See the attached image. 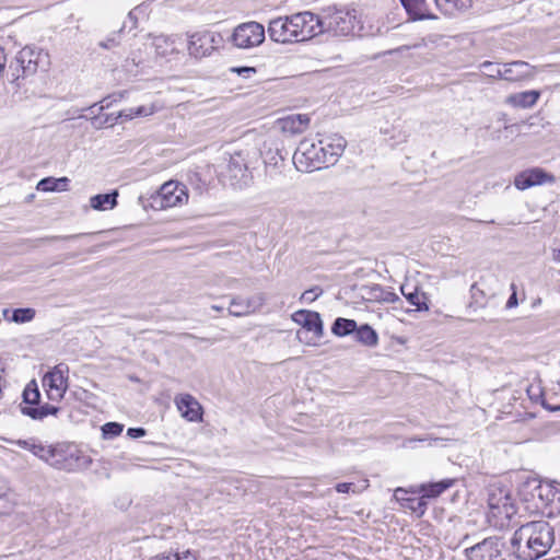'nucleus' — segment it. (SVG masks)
Wrapping results in <instances>:
<instances>
[{"label": "nucleus", "instance_id": "f257e3e1", "mask_svg": "<svg viewBox=\"0 0 560 560\" xmlns=\"http://www.w3.org/2000/svg\"><path fill=\"white\" fill-rule=\"evenodd\" d=\"M322 33V19L310 11L272 19L268 25L270 39L280 44L304 42Z\"/></svg>", "mask_w": 560, "mask_h": 560}, {"label": "nucleus", "instance_id": "f03ea898", "mask_svg": "<svg viewBox=\"0 0 560 560\" xmlns=\"http://www.w3.org/2000/svg\"><path fill=\"white\" fill-rule=\"evenodd\" d=\"M48 55L43 50L26 46L22 48L11 60L4 78L16 88L22 85V81L34 75L39 68L44 69Z\"/></svg>", "mask_w": 560, "mask_h": 560}, {"label": "nucleus", "instance_id": "7ed1b4c3", "mask_svg": "<svg viewBox=\"0 0 560 560\" xmlns=\"http://www.w3.org/2000/svg\"><path fill=\"white\" fill-rule=\"evenodd\" d=\"M92 458L80 451L75 445H52L48 465L68 472L88 469Z\"/></svg>", "mask_w": 560, "mask_h": 560}, {"label": "nucleus", "instance_id": "20e7f679", "mask_svg": "<svg viewBox=\"0 0 560 560\" xmlns=\"http://www.w3.org/2000/svg\"><path fill=\"white\" fill-rule=\"evenodd\" d=\"M323 150L319 141L315 143L310 139L302 140L293 154L296 170L306 173L319 170L326 164V153Z\"/></svg>", "mask_w": 560, "mask_h": 560}, {"label": "nucleus", "instance_id": "39448f33", "mask_svg": "<svg viewBox=\"0 0 560 560\" xmlns=\"http://www.w3.org/2000/svg\"><path fill=\"white\" fill-rule=\"evenodd\" d=\"M23 401L20 405L22 415L30 417L33 420H43L47 416H56L60 408L40 402V393L37 388L35 381L26 385L22 394Z\"/></svg>", "mask_w": 560, "mask_h": 560}, {"label": "nucleus", "instance_id": "423d86ee", "mask_svg": "<svg viewBox=\"0 0 560 560\" xmlns=\"http://www.w3.org/2000/svg\"><path fill=\"white\" fill-rule=\"evenodd\" d=\"M188 197V190L184 184L170 180L164 183L156 194L151 197V205L153 208L162 210L186 203Z\"/></svg>", "mask_w": 560, "mask_h": 560}, {"label": "nucleus", "instance_id": "0eeeda50", "mask_svg": "<svg viewBox=\"0 0 560 560\" xmlns=\"http://www.w3.org/2000/svg\"><path fill=\"white\" fill-rule=\"evenodd\" d=\"M265 38V27L258 22L250 21L237 25L230 40L238 49H252L261 45Z\"/></svg>", "mask_w": 560, "mask_h": 560}, {"label": "nucleus", "instance_id": "6e6552de", "mask_svg": "<svg viewBox=\"0 0 560 560\" xmlns=\"http://www.w3.org/2000/svg\"><path fill=\"white\" fill-rule=\"evenodd\" d=\"M489 518H494L495 526H504L505 522L516 513L511 495L503 489H494L488 497Z\"/></svg>", "mask_w": 560, "mask_h": 560}, {"label": "nucleus", "instance_id": "1a4fd4ad", "mask_svg": "<svg viewBox=\"0 0 560 560\" xmlns=\"http://www.w3.org/2000/svg\"><path fill=\"white\" fill-rule=\"evenodd\" d=\"M528 534H532V551L537 553V559L546 555L555 541L553 528L546 521H534L526 523Z\"/></svg>", "mask_w": 560, "mask_h": 560}, {"label": "nucleus", "instance_id": "9d476101", "mask_svg": "<svg viewBox=\"0 0 560 560\" xmlns=\"http://www.w3.org/2000/svg\"><path fill=\"white\" fill-rule=\"evenodd\" d=\"M69 368L67 364L60 363L56 365L52 371L48 372L44 378L43 384L47 387L48 398L51 400H59L63 397L67 390V373Z\"/></svg>", "mask_w": 560, "mask_h": 560}, {"label": "nucleus", "instance_id": "9b49d317", "mask_svg": "<svg viewBox=\"0 0 560 560\" xmlns=\"http://www.w3.org/2000/svg\"><path fill=\"white\" fill-rule=\"evenodd\" d=\"M503 544L499 537L492 536L465 549L468 560H495L501 556Z\"/></svg>", "mask_w": 560, "mask_h": 560}, {"label": "nucleus", "instance_id": "f8f14e48", "mask_svg": "<svg viewBox=\"0 0 560 560\" xmlns=\"http://www.w3.org/2000/svg\"><path fill=\"white\" fill-rule=\"evenodd\" d=\"M226 176L233 186H245L252 179L247 162L242 152H235L230 155L226 165Z\"/></svg>", "mask_w": 560, "mask_h": 560}, {"label": "nucleus", "instance_id": "ddd939ff", "mask_svg": "<svg viewBox=\"0 0 560 560\" xmlns=\"http://www.w3.org/2000/svg\"><path fill=\"white\" fill-rule=\"evenodd\" d=\"M528 533L529 529L524 524L515 530L510 540L511 553L518 560H537V553L529 547L532 534Z\"/></svg>", "mask_w": 560, "mask_h": 560}, {"label": "nucleus", "instance_id": "4468645a", "mask_svg": "<svg viewBox=\"0 0 560 560\" xmlns=\"http://www.w3.org/2000/svg\"><path fill=\"white\" fill-rule=\"evenodd\" d=\"M324 32L328 31L335 36H347L354 31L355 16L349 12H336L327 20H322Z\"/></svg>", "mask_w": 560, "mask_h": 560}, {"label": "nucleus", "instance_id": "2eb2a0df", "mask_svg": "<svg viewBox=\"0 0 560 560\" xmlns=\"http://www.w3.org/2000/svg\"><path fill=\"white\" fill-rule=\"evenodd\" d=\"M265 303L262 294H256L250 298L234 296L228 308L229 314L235 317L249 315L258 311Z\"/></svg>", "mask_w": 560, "mask_h": 560}, {"label": "nucleus", "instance_id": "dca6fc26", "mask_svg": "<svg viewBox=\"0 0 560 560\" xmlns=\"http://www.w3.org/2000/svg\"><path fill=\"white\" fill-rule=\"evenodd\" d=\"M215 35L210 32L196 33L190 36L188 50L195 58L209 56L217 45Z\"/></svg>", "mask_w": 560, "mask_h": 560}, {"label": "nucleus", "instance_id": "f3484780", "mask_svg": "<svg viewBox=\"0 0 560 560\" xmlns=\"http://www.w3.org/2000/svg\"><path fill=\"white\" fill-rule=\"evenodd\" d=\"M555 177L551 174H548L544 170L539 167H534L530 170H526L518 175H516L514 179V185L520 190H525L529 187L541 185L545 183H553Z\"/></svg>", "mask_w": 560, "mask_h": 560}, {"label": "nucleus", "instance_id": "a211bd4d", "mask_svg": "<svg viewBox=\"0 0 560 560\" xmlns=\"http://www.w3.org/2000/svg\"><path fill=\"white\" fill-rule=\"evenodd\" d=\"M534 77V67L525 61H513L502 65V80L518 82Z\"/></svg>", "mask_w": 560, "mask_h": 560}, {"label": "nucleus", "instance_id": "6ab92c4d", "mask_svg": "<svg viewBox=\"0 0 560 560\" xmlns=\"http://www.w3.org/2000/svg\"><path fill=\"white\" fill-rule=\"evenodd\" d=\"M292 319L307 331H313L317 338L324 335V326L317 312L300 310L292 315Z\"/></svg>", "mask_w": 560, "mask_h": 560}, {"label": "nucleus", "instance_id": "aec40b11", "mask_svg": "<svg viewBox=\"0 0 560 560\" xmlns=\"http://www.w3.org/2000/svg\"><path fill=\"white\" fill-rule=\"evenodd\" d=\"M310 117L305 114L290 115L278 120L280 130L285 135L303 133L310 126Z\"/></svg>", "mask_w": 560, "mask_h": 560}, {"label": "nucleus", "instance_id": "412c9836", "mask_svg": "<svg viewBox=\"0 0 560 560\" xmlns=\"http://www.w3.org/2000/svg\"><path fill=\"white\" fill-rule=\"evenodd\" d=\"M324 152L326 153V164H334L343 153L347 141L343 137L334 135L319 140Z\"/></svg>", "mask_w": 560, "mask_h": 560}, {"label": "nucleus", "instance_id": "4be33fe9", "mask_svg": "<svg viewBox=\"0 0 560 560\" xmlns=\"http://www.w3.org/2000/svg\"><path fill=\"white\" fill-rule=\"evenodd\" d=\"M175 401L184 418L189 421L201 420V405L191 395H179Z\"/></svg>", "mask_w": 560, "mask_h": 560}, {"label": "nucleus", "instance_id": "5701e85b", "mask_svg": "<svg viewBox=\"0 0 560 560\" xmlns=\"http://www.w3.org/2000/svg\"><path fill=\"white\" fill-rule=\"evenodd\" d=\"M455 483V479L446 478L435 482L421 483L415 488L413 493L422 494L427 499H435Z\"/></svg>", "mask_w": 560, "mask_h": 560}, {"label": "nucleus", "instance_id": "b1692460", "mask_svg": "<svg viewBox=\"0 0 560 560\" xmlns=\"http://www.w3.org/2000/svg\"><path fill=\"white\" fill-rule=\"evenodd\" d=\"M409 18L412 20L436 19L429 12L427 0H399Z\"/></svg>", "mask_w": 560, "mask_h": 560}, {"label": "nucleus", "instance_id": "393cba45", "mask_svg": "<svg viewBox=\"0 0 560 560\" xmlns=\"http://www.w3.org/2000/svg\"><path fill=\"white\" fill-rule=\"evenodd\" d=\"M540 96V92L536 90L524 91L520 93L510 94L506 97V104L513 107L530 108L533 107Z\"/></svg>", "mask_w": 560, "mask_h": 560}, {"label": "nucleus", "instance_id": "a878e982", "mask_svg": "<svg viewBox=\"0 0 560 560\" xmlns=\"http://www.w3.org/2000/svg\"><path fill=\"white\" fill-rule=\"evenodd\" d=\"M483 282H475L470 288L471 302L469 307L485 308L495 300L494 293H487L482 288Z\"/></svg>", "mask_w": 560, "mask_h": 560}, {"label": "nucleus", "instance_id": "bb28decb", "mask_svg": "<svg viewBox=\"0 0 560 560\" xmlns=\"http://www.w3.org/2000/svg\"><path fill=\"white\" fill-rule=\"evenodd\" d=\"M117 190H113L108 194H98L90 198V206L97 211L112 210L117 206Z\"/></svg>", "mask_w": 560, "mask_h": 560}, {"label": "nucleus", "instance_id": "cd10ccee", "mask_svg": "<svg viewBox=\"0 0 560 560\" xmlns=\"http://www.w3.org/2000/svg\"><path fill=\"white\" fill-rule=\"evenodd\" d=\"M177 36L158 35L153 38V46L160 56H167L177 51Z\"/></svg>", "mask_w": 560, "mask_h": 560}, {"label": "nucleus", "instance_id": "c85d7f7f", "mask_svg": "<svg viewBox=\"0 0 560 560\" xmlns=\"http://www.w3.org/2000/svg\"><path fill=\"white\" fill-rule=\"evenodd\" d=\"M400 291L406 300L413 306L417 307V311H428V298L425 293L419 292L417 287H413L411 291L408 290V285H401Z\"/></svg>", "mask_w": 560, "mask_h": 560}, {"label": "nucleus", "instance_id": "c756f323", "mask_svg": "<svg viewBox=\"0 0 560 560\" xmlns=\"http://www.w3.org/2000/svg\"><path fill=\"white\" fill-rule=\"evenodd\" d=\"M436 7L448 15H454L456 12H462L470 8L471 0H434Z\"/></svg>", "mask_w": 560, "mask_h": 560}, {"label": "nucleus", "instance_id": "7c9ffc66", "mask_svg": "<svg viewBox=\"0 0 560 560\" xmlns=\"http://www.w3.org/2000/svg\"><path fill=\"white\" fill-rule=\"evenodd\" d=\"M354 338L358 342L368 347H375L378 343L377 332L368 324H363L360 327L357 326Z\"/></svg>", "mask_w": 560, "mask_h": 560}, {"label": "nucleus", "instance_id": "2f4dec72", "mask_svg": "<svg viewBox=\"0 0 560 560\" xmlns=\"http://www.w3.org/2000/svg\"><path fill=\"white\" fill-rule=\"evenodd\" d=\"M69 178L67 177H60V178H54V177H46L38 182L37 184V190L39 191H66L68 189L69 185Z\"/></svg>", "mask_w": 560, "mask_h": 560}, {"label": "nucleus", "instance_id": "473e14b6", "mask_svg": "<svg viewBox=\"0 0 560 560\" xmlns=\"http://www.w3.org/2000/svg\"><path fill=\"white\" fill-rule=\"evenodd\" d=\"M18 445L24 450L30 451L35 456L44 460L48 464L49 456L51 453L52 445L45 446L40 443H35L34 441H27V440H19Z\"/></svg>", "mask_w": 560, "mask_h": 560}, {"label": "nucleus", "instance_id": "72a5a7b5", "mask_svg": "<svg viewBox=\"0 0 560 560\" xmlns=\"http://www.w3.org/2000/svg\"><path fill=\"white\" fill-rule=\"evenodd\" d=\"M354 330H357V322L343 317L336 318L331 326V332L338 337L354 334Z\"/></svg>", "mask_w": 560, "mask_h": 560}, {"label": "nucleus", "instance_id": "f704fd0d", "mask_svg": "<svg viewBox=\"0 0 560 560\" xmlns=\"http://www.w3.org/2000/svg\"><path fill=\"white\" fill-rule=\"evenodd\" d=\"M406 506L410 509L418 517H421L427 509V498H424L422 494L418 498H408L406 499Z\"/></svg>", "mask_w": 560, "mask_h": 560}, {"label": "nucleus", "instance_id": "c9c22d12", "mask_svg": "<svg viewBox=\"0 0 560 560\" xmlns=\"http://www.w3.org/2000/svg\"><path fill=\"white\" fill-rule=\"evenodd\" d=\"M35 310L31 307L15 308L12 312L11 320L18 324L28 323L35 317Z\"/></svg>", "mask_w": 560, "mask_h": 560}, {"label": "nucleus", "instance_id": "e433bc0d", "mask_svg": "<svg viewBox=\"0 0 560 560\" xmlns=\"http://www.w3.org/2000/svg\"><path fill=\"white\" fill-rule=\"evenodd\" d=\"M152 113H153V110L151 107L138 106L135 108H128V109L120 110L118 114V118L131 119V118L138 117V116H148V115H151Z\"/></svg>", "mask_w": 560, "mask_h": 560}, {"label": "nucleus", "instance_id": "4c0bfd02", "mask_svg": "<svg viewBox=\"0 0 560 560\" xmlns=\"http://www.w3.org/2000/svg\"><path fill=\"white\" fill-rule=\"evenodd\" d=\"M122 430V424L118 422H107L102 427V434L104 439H114L118 436Z\"/></svg>", "mask_w": 560, "mask_h": 560}, {"label": "nucleus", "instance_id": "58836bf2", "mask_svg": "<svg viewBox=\"0 0 560 560\" xmlns=\"http://www.w3.org/2000/svg\"><path fill=\"white\" fill-rule=\"evenodd\" d=\"M481 68L489 78L502 79V66L495 65L491 61H485L481 63Z\"/></svg>", "mask_w": 560, "mask_h": 560}, {"label": "nucleus", "instance_id": "ea45409f", "mask_svg": "<svg viewBox=\"0 0 560 560\" xmlns=\"http://www.w3.org/2000/svg\"><path fill=\"white\" fill-rule=\"evenodd\" d=\"M80 236V234H73V235H66V236H45V237H40V238H37L35 241V247H39L42 245H45V244H50V243H54V242H57V241H68V240H74V238H78Z\"/></svg>", "mask_w": 560, "mask_h": 560}, {"label": "nucleus", "instance_id": "a19ab883", "mask_svg": "<svg viewBox=\"0 0 560 560\" xmlns=\"http://www.w3.org/2000/svg\"><path fill=\"white\" fill-rule=\"evenodd\" d=\"M323 293V290L318 287L312 288L310 290H306L301 295V301L305 303H312L314 302L320 294Z\"/></svg>", "mask_w": 560, "mask_h": 560}, {"label": "nucleus", "instance_id": "79ce46f5", "mask_svg": "<svg viewBox=\"0 0 560 560\" xmlns=\"http://www.w3.org/2000/svg\"><path fill=\"white\" fill-rule=\"evenodd\" d=\"M166 560H197L196 556L189 550L183 552H166Z\"/></svg>", "mask_w": 560, "mask_h": 560}, {"label": "nucleus", "instance_id": "37998d69", "mask_svg": "<svg viewBox=\"0 0 560 560\" xmlns=\"http://www.w3.org/2000/svg\"><path fill=\"white\" fill-rule=\"evenodd\" d=\"M336 491L339 493L359 492L357 485L353 482H341L336 485Z\"/></svg>", "mask_w": 560, "mask_h": 560}, {"label": "nucleus", "instance_id": "c03bdc74", "mask_svg": "<svg viewBox=\"0 0 560 560\" xmlns=\"http://www.w3.org/2000/svg\"><path fill=\"white\" fill-rule=\"evenodd\" d=\"M511 290H512V294L508 299V302L505 305L506 308H513V307L517 306V304H518L517 295H516V285L514 283L511 284Z\"/></svg>", "mask_w": 560, "mask_h": 560}, {"label": "nucleus", "instance_id": "a18cd8bd", "mask_svg": "<svg viewBox=\"0 0 560 560\" xmlns=\"http://www.w3.org/2000/svg\"><path fill=\"white\" fill-rule=\"evenodd\" d=\"M124 96V92H119L117 94H113V95H109L107 97H105L103 101H102V106L101 108H105V107H109L112 102H116L117 100H120L121 97Z\"/></svg>", "mask_w": 560, "mask_h": 560}, {"label": "nucleus", "instance_id": "49530a36", "mask_svg": "<svg viewBox=\"0 0 560 560\" xmlns=\"http://www.w3.org/2000/svg\"><path fill=\"white\" fill-rule=\"evenodd\" d=\"M137 16H136V10H132L128 13L127 21L124 23L122 27L119 30V32H122L124 28L127 26V23H130V30L137 27Z\"/></svg>", "mask_w": 560, "mask_h": 560}, {"label": "nucleus", "instance_id": "de8ad7c7", "mask_svg": "<svg viewBox=\"0 0 560 560\" xmlns=\"http://www.w3.org/2000/svg\"><path fill=\"white\" fill-rule=\"evenodd\" d=\"M147 431L143 428H129L127 430V435L132 439H138L144 436Z\"/></svg>", "mask_w": 560, "mask_h": 560}, {"label": "nucleus", "instance_id": "09e8293b", "mask_svg": "<svg viewBox=\"0 0 560 560\" xmlns=\"http://www.w3.org/2000/svg\"><path fill=\"white\" fill-rule=\"evenodd\" d=\"M5 66H7V56L4 52V49L0 46V78H4L5 73Z\"/></svg>", "mask_w": 560, "mask_h": 560}, {"label": "nucleus", "instance_id": "8fccbe9b", "mask_svg": "<svg viewBox=\"0 0 560 560\" xmlns=\"http://www.w3.org/2000/svg\"><path fill=\"white\" fill-rule=\"evenodd\" d=\"M233 70L235 72H237L240 75H244V77H246L245 75L246 73H249V72L255 73L256 72L255 68H250V67H240V68H235Z\"/></svg>", "mask_w": 560, "mask_h": 560}, {"label": "nucleus", "instance_id": "3c124183", "mask_svg": "<svg viewBox=\"0 0 560 560\" xmlns=\"http://www.w3.org/2000/svg\"><path fill=\"white\" fill-rule=\"evenodd\" d=\"M100 45H101V47L108 49V48L116 46L117 42L115 40L114 37H109L106 40L101 42Z\"/></svg>", "mask_w": 560, "mask_h": 560}, {"label": "nucleus", "instance_id": "603ef678", "mask_svg": "<svg viewBox=\"0 0 560 560\" xmlns=\"http://www.w3.org/2000/svg\"><path fill=\"white\" fill-rule=\"evenodd\" d=\"M399 300H400L399 296L393 292H386V294L383 296V301H385V302H396Z\"/></svg>", "mask_w": 560, "mask_h": 560}, {"label": "nucleus", "instance_id": "864d4df0", "mask_svg": "<svg viewBox=\"0 0 560 560\" xmlns=\"http://www.w3.org/2000/svg\"><path fill=\"white\" fill-rule=\"evenodd\" d=\"M541 405L545 409H547L549 411H558L559 410V409H556V407L548 405L545 400L541 401Z\"/></svg>", "mask_w": 560, "mask_h": 560}, {"label": "nucleus", "instance_id": "5fc2aeb1", "mask_svg": "<svg viewBox=\"0 0 560 560\" xmlns=\"http://www.w3.org/2000/svg\"><path fill=\"white\" fill-rule=\"evenodd\" d=\"M149 560H166V552L160 553L155 557L150 558Z\"/></svg>", "mask_w": 560, "mask_h": 560}, {"label": "nucleus", "instance_id": "6e6d98bb", "mask_svg": "<svg viewBox=\"0 0 560 560\" xmlns=\"http://www.w3.org/2000/svg\"><path fill=\"white\" fill-rule=\"evenodd\" d=\"M553 260L560 261V248L553 250Z\"/></svg>", "mask_w": 560, "mask_h": 560}, {"label": "nucleus", "instance_id": "4d7b16f0", "mask_svg": "<svg viewBox=\"0 0 560 560\" xmlns=\"http://www.w3.org/2000/svg\"><path fill=\"white\" fill-rule=\"evenodd\" d=\"M211 308H212L213 311H218V312H220V311H223V308H224V307H223V306H221V305H212V306H211Z\"/></svg>", "mask_w": 560, "mask_h": 560}, {"label": "nucleus", "instance_id": "13d9d810", "mask_svg": "<svg viewBox=\"0 0 560 560\" xmlns=\"http://www.w3.org/2000/svg\"><path fill=\"white\" fill-rule=\"evenodd\" d=\"M537 490L539 491L538 495L541 498L542 497V493H541L542 487L539 486Z\"/></svg>", "mask_w": 560, "mask_h": 560}, {"label": "nucleus", "instance_id": "bf43d9fd", "mask_svg": "<svg viewBox=\"0 0 560 560\" xmlns=\"http://www.w3.org/2000/svg\"><path fill=\"white\" fill-rule=\"evenodd\" d=\"M395 492L398 493V492H406V491L402 488H397Z\"/></svg>", "mask_w": 560, "mask_h": 560}, {"label": "nucleus", "instance_id": "052dcab7", "mask_svg": "<svg viewBox=\"0 0 560 560\" xmlns=\"http://www.w3.org/2000/svg\"><path fill=\"white\" fill-rule=\"evenodd\" d=\"M556 409H559L560 410V405L556 407Z\"/></svg>", "mask_w": 560, "mask_h": 560}]
</instances>
